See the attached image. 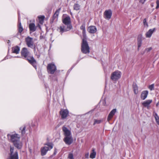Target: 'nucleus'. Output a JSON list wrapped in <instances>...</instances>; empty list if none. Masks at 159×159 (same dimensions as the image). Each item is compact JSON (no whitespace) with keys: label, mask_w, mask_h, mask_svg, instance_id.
<instances>
[{"label":"nucleus","mask_w":159,"mask_h":159,"mask_svg":"<svg viewBox=\"0 0 159 159\" xmlns=\"http://www.w3.org/2000/svg\"><path fill=\"white\" fill-rule=\"evenodd\" d=\"M55 18H56L54 17V18H53V17H52V19H51V21H51V23H53V21H54V20Z\"/></svg>","instance_id":"nucleus-43"},{"label":"nucleus","mask_w":159,"mask_h":159,"mask_svg":"<svg viewBox=\"0 0 159 159\" xmlns=\"http://www.w3.org/2000/svg\"><path fill=\"white\" fill-rule=\"evenodd\" d=\"M48 147L44 146L41 148V155L44 156L46 155L48 151L50 150L53 148V144L52 143L48 142L44 144Z\"/></svg>","instance_id":"nucleus-2"},{"label":"nucleus","mask_w":159,"mask_h":159,"mask_svg":"<svg viewBox=\"0 0 159 159\" xmlns=\"http://www.w3.org/2000/svg\"><path fill=\"white\" fill-rule=\"evenodd\" d=\"M20 53L21 56L24 57V58L26 59L30 56L29 55L30 52L27 48H23L22 49Z\"/></svg>","instance_id":"nucleus-11"},{"label":"nucleus","mask_w":159,"mask_h":159,"mask_svg":"<svg viewBox=\"0 0 159 159\" xmlns=\"http://www.w3.org/2000/svg\"><path fill=\"white\" fill-rule=\"evenodd\" d=\"M155 118L156 121V122L158 124H159V117L158 116L157 114H156L155 116Z\"/></svg>","instance_id":"nucleus-32"},{"label":"nucleus","mask_w":159,"mask_h":159,"mask_svg":"<svg viewBox=\"0 0 159 159\" xmlns=\"http://www.w3.org/2000/svg\"><path fill=\"white\" fill-rule=\"evenodd\" d=\"M139 48H139L138 47V51H139Z\"/></svg>","instance_id":"nucleus-44"},{"label":"nucleus","mask_w":159,"mask_h":159,"mask_svg":"<svg viewBox=\"0 0 159 159\" xmlns=\"http://www.w3.org/2000/svg\"><path fill=\"white\" fill-rule=\"evenodd\" d=\"M36 69H37V61L32 56H30L26 59Z\"/></svg>","instance_id":"nucleus-8"},{"label":"nucleus","mask_w":159,"mask_h":159,"mask_svg":"<svg viewBox=\"0 0 159 159\" xmlns=\"http://www.w3.org/2000/svg\"><path fill=\"white\" fill-rule=\"evenodd\" d=\"M88 31L90 34H94L97 31V28L95 26H90L88 27Z\"/></svg>","instance_id":"nucleus-16"},{"label":"nucleus","mask_w":159,"mask_h":159,"mask_svg":"<svg viewBox=\"0 0 159 159\" xmlns=\"http://www.w3.org/2000/svg\"><path fill=\"white\" fill-rule=\"evenodd\" d=\"M112 11L110 9L106 10L104 13V17L107 20H109L111 17Z\"/></svg>","instance_id":"nucleus-15"},{"label":"nucleus","mask_w":159,"mask_h":159,"mask_svg":"<svg viewBox=\"0 0 159 159\" xmlns=\"http://www.w3.org/2000/svg\"><path fill=\"white\" fill-rule=\"evenodd\" d=\"M152 100H148L144 101L142 103V105L145 107H147L152 102Z\"/></svg>","instance_id":"nucleus-25"},{"label":"nucleus","mask_w":159,"mask_h":159,"mask_svg":"<svg viewBox=\"0 0 159 159\" xmlns=\"http://www.w3.org/2000/svg\"><path fill=\"white\" fill-rule=\"evenodd\" d=\"M57 153V150L56 148H55L54 151V152L53 154V156L55 155H56V154Z\"/></svg>","instance_id":"nucleus-41"},{"label":"nucleus","mask_w":159,"mask_h":159,"mask_svg":"<svg viewBox=\"0 0 159 159\" xmlns=\"http://www.w3.org/2000/svg\"><path fill=\"white\" fill-rule=\"evenodd\" d=\"M20 51V48L17 46L12 48V52L13 53L18 54Z\"/></svg>","instance_id":"nucleus-20"},{"label":"nucleus","mask_w":159,"mask_h":159,"mask_svg":"<svg viewBox=\"0 0 159 159\" xmlns=\"http://www.w3.org/2000/svg\"><path fill=\"white\" fill-rule=\"evenodd\" d=\"M30 31L32 32L35 31L36 30V27L34 23H31L29 25Z\"/></svg>","instance_id":"nucleus-21"},{"label":"nucleus","mask_w":159,"mask_h":159,"mask_svg":"<svg viewBox=\"0 0 159 159\" xmlns=\"http://www.w3.org/2000/svg\"><path fill=\"white\" fill-rule=\"evenodd\" d=\"M60 10H61V8H60L56 11V12H55V13H54V14L53 15V18H54V17L56 18L58 17V14H59V11H60Z\"/></svg>","instance_id":"nucleus-28"},{"label":"nucleus","mask_w":159,"mask_h":159,"mask_svg":"<svg viewBox=\"0 0 159 159\" xmlns=\"http://www.w3.org/2000/svg\"><path fill=\"white\" fill-rule=\"evenodd\" d=\"M148 92L147 90H144L142 91L141 94V98L143 100H145L147 97Z\"/></svg>","instance_id":"nucleus-19"},{"label":"nucleus","mask_w":159,"mask_h":159,"mask_svg":"<svg viewBox=\"0 0 159 159\" xmlns=\"http://www.w3.org/2000/svg\"><path fill=\"white\" fill-rule=\"evenodd\" d=\"M38 18L39 20L41 19L42 20H43L45 18V16H38Z\"/></svg>","instance_id":"nucleus-38"},{"label":"nucleus","mask_w":159,"mask_h":159,"mask_svg":"<svg viewBox=\"0 0 159 159\" xmlns=\"http://www.w3.org/2000/svg\"><path fill=\"white\" fill-rule=\"evenodd\" d=\"M142 35L141 34H140L138 36V38L137 45L138 47L139 48H140L141 47L142 44Z\"/></svg>","instance_id":"nucleus-22"},{"label":"nucleus","mask_w":159,"mask_h":159,"mask_svg":"<svg viewBox=\"0 0 159 159\" xmlns=\"http://www.w3.org/2000/svg\"><path fill=\"white\" fill-rule=\"evenodd\" d=\"M82 34L83 36L84 37V38L83 39H85L86 40V31H82Z\"/></svg>","instance_id":"nucleus-36"},{"label":"nucleus","mask_w":159,"mask_h":159,"mask_svg":"<svg viewBox=\"0 0 159 159\" xmlns=\"http://www.w3.org/2000/svg\"><path fill=\"white\" fill-rule=\"evenodd\" d=\"M62 159L61 158V159Z\"/></svg>","instance_id":"nucleus-48"},{"label":"nucleus","mask_w":159,"mask_h":159,"mask_svg":"<svg viewBox=\"0 0 159 159\" xmlns=\"http://www.w3.org/2000/svg\"><path fill=\"white\" fill-rule=\"evenodd\" d=\"M89 156V153H87L85 155V157L86 158H88Z\"/></svg>","instance_id":"nucleus-42"},{"label":"nucleus","mask_w":159,"mask_h":159,"mask_svg":"<svg viewBox=\"0 0 159 159\" xmlns=\"http://www.w3.org/2000/svg\"><path fill=\"white\" fill-rule=\"evenodd\" d=\"M62 22L65 24V25L67 27L70 26V28L72 29V26L71 24L70 18V16H67L65 17L62 20Z\"/></svg>","instance_id":"nucleus-12"},{"label":"nucleus","mask_w":159,"mask_h":159,"mask_svg":"<svg viewBox=\"0 0 159 159\" xmlns=\"http://www.w3.org/2000/svg\"><path fill=\"white\" fill-rule=\"evenodd\" d=\"M152 49V48L151 47L147 48L144 51L143 54L145 53H148L149 52H150Z\"/></svg>","instance_id":"nucleus-31"},{"label":"nucleus","mask_w":159,"mask_h":159,"mask_svg":"<svg viewBox=\"0 0 159 159\" xmlns=\"http://www.w3.org/2000/svg\"><path fill=\"white\" fill-rule=\"evenodd\" d=\"M156 30L155 28H153L152 29L149 30L145 34L146 37L147 38H150L153 32Z\"/></svg>","instance_id":"nucleus-17"},{"label":"nucleus","mask_w":159,"mask_h":159,"mask_svg":"<svg viewBox=\"0 0 159 159\" xmlns=\"http://www.w3.org/2000/svg\"><path fill=\"white\" fill-rule=\"evenodd\" d=\"M116 111V109H114L111 111L107 117L108 121H109L111 120Z\"/></svg>","instance_id":"nucleus-18"},{"label":"nucleus","mask_w":159,"mask_h":159,"mask_svg":"<svg viewBox=\"0 0 159 159\" xmlns=\"http://www.w3.org/2000/svg\"><path fill=\"white\" fill-rule=\"evenodd\" d=\"M102 120H101L94 119L93 125H95L96 124H99L102 122Z\"/></svg>","instance_id":"nucleus-30"},{"label":"nucleus","mask_w":159,"mask_h":159,"mask_svg":"<svg viewBox=\"0 0 159 159\" xmlns=\"http://www.w3.org/2000/svg\"><path fill=\"white\" fill-rule=\"evenodd\" d=\"M139 2L142 3V4H143L145 2L146 0H138Z\"/></svg>","instance_id":"nucleus-40"},{"label":"nucleus","mask_w":159,"mask_h":159,"mask_svg":"<svg viewBox=\"0 0 159 159\" xmlns=\"http://www.w3.org/2000/svg\"><path fill=\"white\" fill-rule=\"evenodd\" d=\"M70 27V26L67 27L65 25H62L58 28L57 30L62 34L64 32L68 31L72 29Z\"/></svg>","instance_id":"nucleus-5"},{"label":"nucleus","mask_w":159,"mask_h":159,"mask_svg":"<svg viewBox=\"0 0 159 159\" xmlns=\"http://www.w3.org/2000/svg\"><path fill=\"white\" fill-rule=\"evenodd\" d=\"M143 23L145 26L148 27V25L147 22V20L146 18L144 19L143 21Z\"/></svg>","instance_id":"nucleus-33"},{"label":"nucleus","mask_w":159,"mask_h":159,"mask_svg":"<svg viewBox=\"0 0 159 159\" xmlns=\"http://www.w3.org/2000/svg\"><path fill=\"white\" fill-rule=\"evenodd\" d=\"M57 80V78H56V80Z\"/></svg>","instance_id":"nucleus-46"},{"label":"nucleus","mask_w":159,"mask_h":159,"mask_svg":"<svg viewBox=\"0 0 159 159\" xmlns=\"http://www.w3.org/2000/svg\"><path fill=\"white\" fill-rule=\"evenodd\" d=\"M121 73L119 71H115L112 73L111 76V79L113 81H116L121 77Z\"/></svg>","instance_id":"nucleus-7"},{"label":"nucleus","mask_w":159,"mask_h":159,"mask_svg":"<svg viewBox=\"0 0 159 159\" xmlns=\"http://www.w3.org/2000/svg\"><path fill=\"white\" fill-rule=\"evenodd\" d=\"M63 141L66 144L68 145H70L73 141L72 135L64 137Z\"/></svg>","instance_id":"nucleus-13"},{"label":"nucleus","mask_w":159,"mask_h":159,"mask_svg":"<svg viewBox=\"0 0 159 159\" xmlns=\"http://www.w3.org/2000/svg\"><path fill=\"white\" fill-rule=\"evenodd\" d=\"M6 57H5V59H6Z\"/></svg>","instance_id":"nucleus-47"},{"label":"nucleus","mask_w":159,"mask_h":159,"mask_svg":"<svg viewBox=\"0 0 159 159\" xmlns=\"http://www.w3.org/2000/svg\"><path fill=\"white\" fill-rule=\"evenodd\" d=\"M62 129L65 137L72 135L71 131L65 126H62Z\"/></svg>","instance_id":"nucleus-14"},{"label":"nucleus","mask_w":159,"mask_h":159,"mask_svg":"<svg viewBox=\"0 0 159 159\" xmlns=\"http://www.w3.org/2000/svg\"><path fill=\"white\" fill-rule=\"evenodd\" d=\"M133 89L134 93L135 94H138V87L136 84L134 83L133 84Z\"/></svg>","instance_id":"nucleus-24"},{"label":"nucleus","mask_w":159,"mask_h":159,"mask_svg":"<svg viewBox=\"0 0 159 159\" xmlns=\"http://www.w3.org/2000/svg\"><path fill=\"white\" fill-rule=\"evenodd\" d=\"M48 72L51 74H53L56 70V67L54 64H49L47 66Z\"/></svg>","instance_id":"nucleus-10"},{"label":"nucleus","mask_w":159,"mask_h":159,"mask_svg":"<svg viewBox=\"0 0 159 159\" xmlns=\"http://www.w3.org/2000/svg\"><path fill=\"white\" fill-rule=\"evenodd\" d=\"M10 43V40H8L7 42V43Z\"/></svg>","instance_id":"nucleus-45"},{"label":"nucleus","mask_w":159,"mask_h":159,"mask_svg":"<svg viewBox=\"0 0 159 159\" xmlns=\"http://www.w3.org/2000/svg\"><path fill=\"white\" fill-rule=\"evenodd\" d=\"M8 138H10V140L15 147L18 149H20L22 146V143L20 141V136L17 134H8L7 135Z\"/></svg>","instance_id":"nucleus-1"},{"label":"nucleus","mask_w":159,"mask_h":159,"mask_svg":"<svg viewBox=\"0 0 159 159\" xmlns=\"http://www.w3.org/2000/svg\"><path fill=\"white\" fill-rule=\"evenodd\" d=\"M81 51L83 53L85 54L89 53L90 48L86 40L83 39L81 46Z\"/></svg>","instance_id":"nucleus-3"},{"label":"nucleus","mask_w":159,"mask_h":159,"mask_svg":"<svg viewBox=\"0 0 159 159\" xmlns=\"http://www.w3.org/2000/svg\"><path fill=\"white\" fill-rule=\"evenodd\" d=\"M80 6L77 3H75L74 5V10L78 11L80 10Z\"/></svg>","instance_id":"nucleus-27"},{"label":"nucleus","mask_w":159,"mask_h":159,"mask_svg":"<svg viewBox=\"0 0 159 159\" xmlns=\"http://www.w3.org/2000/svg\"><path fill=\"white\" fill-rule=\"evenodd\" d=\"M9 155L7 159H19L18 152L13 147H10Z\"/></svg>","instance_id":"nucleus-4"},{"label":"nucleus","mask_w":159,"mask_h":159,"mask_svg":"<svg viewBox=\"0 0 159 159\" xmlns=\"http://www.w3.org/2000/svg\"><path fill=\"white\" fill-rule=\"evenodd\" d=\"M92 152L91 153L90 155V157L92 159H93L96 157V153L95 151V149L93 148L92 150Z\"/></svg>","instance_id":"nucleus-26"},{"label":"nucleus","mask_w":159,"mask_h":159,"mask_svg":"<svg viewBox=\"0 0 159 159\" xmlns=\"http://www.w3.org/2000/svg\"><path fill=\"white\" fill-rule=\"evenodd\" d=\"M68 158L70 159H73V156L72 153H70L69 154L68 156Z\"/></svg>","instance_id":"nucleus-37"},{"label":"nucleus","mask_w":159,"mask_h":159,"mask_svg":"<svg viewBox=\"0 0 159 159\" xmlns=\"http://www.w3.org/2000/svg\"><path fill=\"white\" fill-rule=\"evenodd\" d=\"M80 29L82 30V31L85 30V24H83L80 27Z\"/></svg>","instance_id":"nucleus-35"},{"label":"nucleus","mask_w":159,"mask_h":159,"mask_svg":"<svg viewBox=\"0 0 159 159\" xmlns=\"http://www.w3.org/2000/svg\"><path fill=\"white\" fill-rule=\"evenodd\" d=\"M60 114L62 119H64L66 118L69 114V111L67 109H61L60 111Z\"/></svg>","instance_id":"nucleus-9"},{"label":"nucleus","mask_w":159,"mask_h":159,"mask_svg":"<svg viewBox=\"0 0 159 159\" xmlns=\"http://www.w3.org/2000/svg\"><path fill=\"white\" fill-rule=\"evenodd\" d=\"M27 45L28 47L33 48L34 47L35 48V45L33 41V38L28 36L25 39Z\"/></svg>","instance_id":"nucleus-6"},{"label":"nucleus","mask_w":159,"mask_h":159,"mask_svg":"<svg viewBox=\"0 0 159 159\" xmlns=\"http://www.w3.org/2000/svg\"><path fill=\"white\" fill-rule=\"evenodd\" d=\"M18 22L19 23L18 25V33H19L20 34L21 32L23 31V29L22 26L21 25V23L20 21V17L19 16H18Z\"/></svg>","instance_id":"nucleus-23"},{"label":"nucleus","mask_w":159,"mask_h":159,"mask_svg":"<svg viewBox=\"0 0 159 159\" xmlns=\"http://www.w3.org/2000/svg\"><path fill=\"white\" fill-rule=\"evenodd\" d=\"M154 84H152L150 85H149L148 87V88L150 89V90L151 91L152 90L154 89Z\"/></svg>","instance_id":"nucleus-34"},{"label":"nucleus","mask_w":159,"mask_h":159,"mask_svg":"<svg viewBox=\"0 0 159 159\" xmlns=\"http://www.w3.org/2000/svg\"><path fill=\"white\" fill-rule=\"evenodd\" d=\"M157 6L156 9H158L159 7V0H157L156 1Z\"/></svg>","instance_id":"nucleus-39"},{"label":"nucleus","mask_w":159,"mask_h":159,"mask_svg":"<svg viewBox=\"0 0 159 159\" xmlns=\"http://www.w3.org/2000/svg\"><path fill=\"white\" fill-rule=\"evenodd\" d=\"M25 126H24L22 127H21L20 129V130H21V134L22 135L24 134L25 133Z\"/></svg>","instance_id":"nucleus-29"}]
</instances>
